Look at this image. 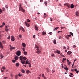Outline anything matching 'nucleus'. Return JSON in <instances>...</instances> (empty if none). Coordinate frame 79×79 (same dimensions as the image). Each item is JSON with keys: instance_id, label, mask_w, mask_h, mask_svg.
<instances>
[{"instance_id": "f257e3e1", "label": "nucleus", "mask_w": 79, "mask_h": 79, "mask_svg": "<svg viewBox=\"0 0 79 79\" xmlns=\"http://www.w3.org/2000/svg\"><path fill=\"white\" fill-rule=\"evenodd\" d=\"M19 59L21 60V63L23 64H25V61L26 60H27V58L25 57H23V56H20L19 57Z\"/></svg>"}, {"instance_id": "f03ea898", "label": "nucleus", "mask_w": 79, "mask_h": 79, "mask_svg": "<svg viewBox=\"0 0 79 79\" xmlns=\"http://www.w3.org/2000/svg\"><path fill=\"white\" fill-rule=\"evenodd\" d=\"M19 10L20 11H22L23 12V13H24L25 11V10H24V9L22 7L21 4L19 5Z\"/></svg>"}, {"instance_id": "7ed1b4c3", "label": "nucleus", "mask_w": 79, "mask_h": 79, "mask_svg": "<svg viewBox=\"0 0 79 79\" xmlns=\"http://www.w3.org/2000/svg\"><path fill=\"white\" fill-rule=\"evenodd\" d=\"M35 48L36 50H37V51L36 52V53H37L38 54H39V53H40L41 52V51L39 50V47H38L36 45Z\"/></svg>"}, {"instance_id": "20e7f679", "label": "nucleus", "mask_w": 79, "mask_h": 79, "mask_svg": "<svg viewBox=\"0 0 79 79\" xmlns=\"http://www.w3.org/2000/svg\"><path fill=\"white\" fill-rule=\"evenodd\" d=\"M27 22H30V20L29 19H28L27 20V21H25V24L26 26H27V27H29V24H28Z\"/></svg>"}, {"instance_id": "39448f33", "label": "nucleus", "mask_w": 79, "mask_h": 79, "mask_svg": "<svg viewBox=\"0 0 79 79\" xmlns=\"http://www.w3.org/2000/svg\"><path fill=\"white\" fill-rule=\"evenodd\" d=\"M16 55L18 56L21 55V51H17L16 52Z\"/></svg>"}, {"instance_id": "423d86ee", "label": "nucleus", "mask_w": 79, "mask_h": 79, "mask_svg": "<svg viewBox=\"0 0 79 79\" xmlns=\"http://www.w3.org/2000/svg\"><path fill=\"white\" fill-rule=\"evenodd\" d=\"M19 31H21V30H22L23 32H25V30H24V28H23L22 27H21L19 29Z\"/></svg>"}, {"instance_id": "0eeeda50", "label": "nucleus", "mask_w": 79, "mask_h": 79, "mask_svg": "<svg viewBox=\"0 0 79 79\" xmlns=\"http://www.w3.org/2000/svg\"><path fill=\"white\" fill-rule=\"evenodd\" d=\"M64 6H67L68 8H70V4L68 3H65L64 5Z\"/></svg>"}, {"instance_id": "6e6552de", "label": "nucleus", "mask_w": 79, "mask_h": 79, "mask_svg": "<svg viewBox=\"0 0 79 79\" xmlns=\"http://www.w3.org/2000/svg\"><path fill=\"white\" fill-rule=\"evenodd\" d=\"M9 46L10 47V50H11H11H12V49L13 50V49H15V47H12L11 45H10Z\"/></svg>"}, {"instance_id": "1a4fd4ad", "label": "nucleus", "mask_w": 79, "mask_h": 79, "mask_svg": "<svg viewBox=\"0 0 79 79\" xmlns=\"http://www.w3.org/2000/svg\"><path fill=\"white\" fill-rule=\"evenodd\" d=\"M11 40L13 42L15 41V38L13 36H11Z\"/></svg>"}, {"instance_id": "9d476101", "label": "nucleus", "mask_w": 79, "mask_h": 79, "mask_svg": "<svg viewBox=\"0 0 79 79\" xmlns=\"http://www.w3.org/2000/svg\"><path fill=\"white\" fill-rule=\"evenodd\" d=\"M35 30H36V31H39V27H38L36 25H35Z\"/></svg>"}, {"instance_id": "9b49d317", "label": "nucleus", "mask_w": 79, "mask_h": 79, "mask_svg": "<svg viewBox=\"0 0 79 79\" xmlns=\"http://www.w3.org/2000/svg\"><path fill=\"white\" fill-rule=\"evenodd\" d=\"M72 53V52H71L70 51H69L67 53V54L68 55H70V54H71Z\"/></svg>"}, {"instance_id": "f8f14e48", "label": "nucleus", "mask_w": 79, "mask_h": 79, "mask_svg": "<svg viewBox=\"0 0 79 79\" xmlns=\"http://www.w3.org/2000/svg\"><path fill=\"white\" fill-rule=\"evenodd\" d=\"M0 47L1 48H3V46L2 45V42H0Z\"/></svg>"}, {"instance_id": "ddd939ff", "label": "nucleus", "mask_w": 79, "mask_h": 79, "mask_svg": "<svg viewBox=\"0 0 79 79\" xmlns=\"http://www.w3.org/2000/svg\"><path fill=\"white\" fill-rule=\"evenodd\" d=\"M29 64V59H27V60L26 61L25 64Z\"/></svg>"}, {"instance_id": "4468645a", "label": "nucleus", "mask_w": 79, "mask_h": 79, "mask_svg": "<svg viewBox=\"0 0 79 79\" xmlns=\"http://www.w3.org/2000/svg\"><path fill=\"white\" fill-rule=\"evenodd\" d=\"M74 6L73 4H72L70 5V7L71 8H73Z\"/></svg>"}, {"instance_id": "2eb2a0df", "label": "nucleus", "mask_w": 79, "mask_h": 79, "mask_svg": "<svg viewBox=\"0 0 79 79\" xmlns=\"http://www.w3.org/2000/svg\"><path fill=\"white\" fill-rule=\"evenodd\" d=\"M56 52L57 53H58V54H60V51H58V50H56Z\"/></svg>"}, {"instance_id": "dca6fc26", "label": "nucleus", "mask_w": 79, "mask_h": 79, "mask_svg": "<svg viewBox=\"0 0 79 79\" xmlns=\"http://www.w3.org/2000/svg\"><path fill=\"white\" fill-rule=\"evenodd\" d=\"M0 56L1 57V59H2V58H3V57H4L3 56V55L2 54H0Z\"/></svg>"}, {"instance_id": "f3484780", "label": "nucleus", "mask_w": 79, "mask_h": 79, "mask_svg": "<svg viewBox=\"0 0 79 79\" xmlns=\"http://www.w3.org/2000/svg\"><path fill=\"white\" fill-rule=\"evenodd\" d=\"M14 58L15 60H18V57L15 56Z\"/></svg>"}, {"instance_id": "a211bd4d", "label": "nucleus", "mask_w": 79, "mask_h": 79, "mask_svg": "<svg viewBox=\"0 0 79 79\" xmlns=\"http://www.w3.org/2000/svg\"><path fill=\"white\" fill-rule=\"evenodd\" d=\"M42 34L43 35H45V34H46V32H45V31H43L42 32Z\"/></svg>"}, {"instance_id": "6ab92c4d", "label": "nucleus", "mask_w": 79, "mask_h": 79, "mask_svg": "<svg viewBox=\"0 0 79 79\" xmlns=\"http://www.w3.org/2000/svg\"><path fill=\"white\" fill-rule=\"evenodd\" d=\"M51 55L52 57H55V55H54V54L53 53H52L51 54Z\"/></svg>"}, {"instance_id": "aec40b11", "label": "nucleus", "mask_w": 79, "mask_h": 79, "mask_svg": "<svg viewBox=\"0 0 79 79\" xmlns=\"http://www.w3.org/2000/svg\"><path fill=\"white\" fill-rule=\"evenodd\" d=\"M59 28V27H57L56 28H55V29H54V31H55V30H57V29H58Z\"/></svg>"}, {"instance_id": "412c9836", "label": "nucleus", "mask_w": 79, "mask_h": 79, "mask_svg": "<svg viewBox=\"0 0 79 79\" xmlns=\"http://www.w3.org/2000/svg\"><path fill=\"white\" fill-rule=\"evenodd\" d=\"M22 46L23 47H26V44L24 43H23Z\"/></svg>"}, {"instance_id": "4be33fe9", "label": "nucleus", "mask_w": 79, "mask_h": 79, "mask_svg": "<svg viewBox=\"0 0 79 79\" xmlns=\"http://www.w3.org/2000/svg\"><path fill=\"white\" fill-rule=\"evenodd\" d=\"M26 73H27V74H29V73H30V71L29 70H27L26 71Z\"/></svg>"}, {"instance_id": "5701e85b", "label": "nucleus", "mask_w": 79, "mask_h": 79, "mask_svg": "<svg viewBox=\"0 0 79 79\" xmlns=\"http://www.w3.org/2000/svg\"><path fill=\"white\" fill-rule=\"evenodd\" d=\"M53 42L54 44H56V40H54L53 41Z\"/></svg>"}, {"instance_id": "b1692460", "label": "nucleus", "mask_w": 79, "mask_h": 79, "mask_svg": "<svg viewBox=\"0 0 79 79\" xmlns=\"http://www.w3.org/2000/svg\"><path fill=\"white\" fill-rule=\"evenodd\" d=\"M42 77H44V79H46V78H45V76L44 75V74H42Z\"/></svg>"}, {"instance_id": "393cba45", "label": "nucleus", "mask_w": 79, "mask_h": 79, "mask_svg": "<svg viewBox=\"0 0 79 79\" xmlns=\"http://www.w3.org/2000/svg\"><path fill=\"white\" fill-rule=\"evenodd\" d=\"M21 71L23 73H25V71H24V69H22Z\"/></svg>"}, {"instance_id": "a878e982", "label": "nucleus", "mask_w": 79, "mask_h": 79, "mask_svg": "<svg viewBox=\"0 0 79 79\" xmlns=\"http://www.w3.org/2000/svg\"><path fill=\"white\" fill-rule=\"evenodd\" d=\"M68 65H69V66H70V64H71V62H68Z\"/></svg>"}, {"instance_id": "bb28decb", "label": "nucleus", "mask_w": 79, "mask_h": 79, "mask_svg": "<svg viewBox=\"0 0 79 79\" xmlns=\"http://www.w3.org/2000/svg\"><path fill=\"white\" fill-rule=\"evenodd\" d=\"M64 69H65V70H66V71H68V68L67 67H64Z\"/></svg>"}, {"instance_id": "cd10ccee", "label": "nucleus", "mask_w": 79, "mask_h": 79, "mask_svg": "<svg viewBox=\"0 0 79 79\" xmlns=\"http://www.w3.org/2000/svg\"><path fill=\"white\" fill-rule=\"evenodd\" d=\"M5 31L6 32H8V28H5Z\"/></svg>"}, {"instance_id": "c85d7f7f", "label": "nucleus", "mask_w": 79, "mask_h": 79, "mask_svg": "<svg viewBox=\"0 0 79 79\" xmlns=\"http://www.w3.org/2000/svg\"><path fill=\"white\" fill-rule=\"evenodd\" d=\"M49 69V68H48L47 69H47V72H49V71H50V69Z\"/></svg>"}, {"instance_id": "c756f323", "label": "nucleus", "mask_w": 79, "mask_h": 79, "mask_svg": "<svg viewBox=\"0 0 79 79\" xmlns=\"http://www.w3.org/2000/svg\"><path fill=\"white\" fill-rule=\"evenodd\" d=\"M70 34H71V35H72V36H73V35H73V33H72L71 32H70Z\"/></svg>"}, {"instance_id": "7c9ffc66", "label": "nucleus", "mask_w": 79, "mask_h": 79, "mask_svg": "<svg viewBox=\"0 0 79 79\" xmlns=\"http://www.w3.org/2000/svg\"><path fill=\"white\" fill-rule=\"evenodd\" d=\"M24 54L26 55H27V52H24Z\"/></svg>"}, {"instance_id": "2f4dec72", "label": "nucleus", "mask_w": 79, "mask_h": 79, "mask_svg": "<svg viewBox=\"0 0 79 79\" xmlns=\"http://www.w3.org/2000/svg\"><path fill=\"white\" fill-rule=\"evenodd\" d=\"M18 76L19 77L22 76V74H21L20 73H19Z\"/></svg>"}, {"instance_id": "473e14b6", "label": "nucleus", "mask_w": 79, "mask_h": 79, "mask_svg": "<svg viewBox=\"0 0 79 79\" xmlns=\"http://www.w3.org/2000/svg\"><path fill=\"white\" fill-rule=\"evenodd\" d=\"M65 38H66V39H69V37L68 36H65Z\"/></svg>"}, {"instance_id": "72a5a7b5", "label": "nucleus", "mask_w": 79, "mask_h": 79, "mask_svg": "<svg viewBox=\"0 0 79 79\" xmlns=\"http://www.w3.org/2000/svg\"><path fill=\"white\" fill-rule=\"evenodd\" d=\"M5 7L6 8V9H8V6H7V5H6L5 6Z\"/></svg>"}, {"instance_id": "f704fd0d", "label": "nucleus", "mask_w": 79, "mask_h": 79, "mask_svg": "<svg viewBox=\"0 0 79 79\" xmlns=\"http://www.w3.org/2000/svg\"><path fill=\"white\" fill-rule=\"evenodd\" d=\"M12 61L13 63H15L16 62V60H13Z\"/></svg>"}, {"instance_id": "c9c22d12", "label": "nucleus", "mask_w": 79, "mask_h": 79, "mask_svg": "<svg viewBox=\"0 0 79 79\" xmlns=\"http://www.w3.org/2000/svg\"><path fill=\"white\" fill-rule=\"evenodd\" d=\"M28 64L29 67H31V64L30 63H28Z\"/></svg>"}, {"instance_id": "e433bc0d", "label": "nucleus", "mask_w": 79, "mask_h": 79, "mask_svg": "<svg viewBox=\"0 0 79 79\" xmlns=\"http://www.w3.org/2000/svg\"><path fill=\"white\" fill-rule=\"evenodd\" d=\"M16 66H19V64L18 63L16 64Z\"/></svg>"}, {"instance_id": "4c0bfd02", "label": "nucleus", "mask_w": 79, "mask_h": 79, "mask_svg": "<svg viewBox=\"0 0 79 79\" xmlns=\"http://www.w3.org/2000/svg\"><path fill=\"white\" fill-rule=\"evenodd\" d=\"M10 36L9 35L8 36V37H7V39H8L9 40H10Z\"/></svg>"}, {"instance_id": "58836bf2", "label": "nucleus", "mask_w": 79, "mask_h": 79, "mask_svg": "<svg viewBox=\"0 0 79 79\" xmlns=\"http://www.w3.org/2000/svg\"><path fill=\"white\" fill-rule=\"evenodd\" d=\"M5 29H8V27L6 25L5 26Z\"/></svg>"}, {"instance_id": "ea45409f", "label": "nucleus", "mask_w": 79, "mask_h": 79, "mask_svg": "<svg viewBox=\"0 0 79 79\" xmlns=\"http://www.w3.org/2000/svg\"><path fill=\"white\" fill-rule=\"evenodd\" d=\"M23 50L24 52H25V48H23Z\"/></svg>"}, {"instance_id": "a19ab883", "label": "nucleus", "mask_w": 79, "mask_h": 79, "mask_svg": "<svg viewBox=\"0 0 79 79\" xmlns=\"http://www.w3.org/2000/svg\"><path fill=\"white\" fill-rule=\"evenodd\" d=\"M45 4L46 6H47V2H45Z\"/></svg>"}, {"instance_id": "79ce46f5", "label": "nucleus", "mask_w": 79, "mask_h": 79, "mask_svg": "<svg viewBox=\"0 0 79 79\" xmlns=\"http://www.w3.org/2000/svg\"><path fill=\"white\" fill-rule=\"evenodd\" d=\"M66 59H64V58H63V61H66Z\"/></svg>"}, {"instance_id": "37998d69", "label": "nucleus", "mask_w": 79, "mask_h": 79, "mask_svg": "<svg viewBox=\"0 0 79 79\" xmlns=\"http://www.w3.org/2000/svg\"><path fill=\"white\" fill-rule=\"evenodd\" d=\"M5 23L3 22L2 25H3V26H5Z\"/></svg>"}, {"instance_id": "c03bdc74", "label": "nucleus", "mask_w": 79, "mask_h": 79, "mask_svg": "<svg viewBox=\"0 0 79 79\" xmlns=\"http://www.w3.org/2000/svg\"><path fill=\"white\" fill-rule=\"evenodd\" d=\"M2 68L4 70H5V67H2Z\"/></svg>"}, {"instance_id": "a18cd8bd", "label": "nucleus", "mask_w": 79, "mask_h": 79, "mask_svg": "<svg viewBox=\"0 0 79 79\" xmlns=\"http://www.w3.org/2000/svg\"><path fill=\"white\" fill-rule=\"evenodd\" d=\"M48 34H50V35H52V32H51L49 33Z\"/></svg>"}, {"instance_id": "49530a36", "label": "nucleus", "mask_w": 79, "mask_h": 79, "mask_svg": "<svg viewBox=\"0 0 79 79\" xmlns=\"http://www.w3.org/2000/svg\"><path fill=\"white\" fill-rule=\"evenodd\" d=\"M63 48H64V49H66V47L65 46L63 47Z\"/></svg>"}, {"instance_id": "de8ad7c7", "label": "nucleus", "mask_w": 79, "mask_h": 79, "mask_svg": "<svg viewBox=\"0 0 79 79\" xmlns=\"http://www.w3.org/2000/svg\"><path fill=\"white\" fill-rule=\"evenodd\" d=\"M62 32V31H58L57 32V33H58V34H59V33H60V32Z\"/></svg>"}, {"instance_id": "09e8293b", "label": "nucleus", "mask_w": 79, "mask_h": 79, "mask_svg": "<svg viewBox=\"0 0 79 79\" xmlns=\"http://www.w3.org/2000/svg\"><path fill=\"white\" fill-rule=\"evenodd\" d=\"M3 27V26L2 25L1 26H0V27L1 28H2V27Z\"/></svg>"}, {"instance_id": "8fccbe9b", "label": "nucleus", "mask_w": 79, "mask_h": 79, "mask_svg": "<svg viewBox=\"0 0 79 79\" xmlns=\"http://www.w3.org/2000/svg\"><path fill=\"white\" fill-rule=\"evenodd\" d=\"M19 37H20V38H21V37H22V35H19Z\"/></svg>"}, {"instance_id": "3c124183", "label": "nucleus", "mask_w": 79, "mask_h": 79, "mask_svg": "<svg viewBox=\"0 0 79 79\" xmlns=\"http://www.w3.org/2000/svg\"><path fill=\"white\" fill-rule=\"evenodd\" d=\"M2 9H3V11H5V9L4 8H2Z\"/></svg>"}, {"instance_id": "603ef678", "label": "nucleus", "mask_w": 79, "mask_h": 79, "mask_svg": "<svg viewBox=\"0 0 79 79\" xmlns=\"http://www.w3.org/2000/svg\"><path fill=\"white\" fill-rule=\"evenodd\" d=\"M2 42L3 43V44H5V42L4 41H2Z\"/></svg>"}, {"instance_id": "864d4df0", "label": "nucleus", "mask_w": 79, "mask_h": 79, "mask_svg": "<svg viewBox=\"0 0 79 79\" xmlns=\"http://www.w3.org/2000/svg\"><path fill=\"white\" fill-rule=\"evenodd\" d=\"M73 48L76 47V45H73Z\"/></svg>"}, {"instance_id": "5fc2aeb1", "label": "nucleus", "mask_w": 79, "mask_h": 79, "mask_svg": "<svg viewBox=\"0 0 79 79\" xmlns=\"http://www.w3.org/2000/svg\"><path fill=\"white\" fill-rule=\"evenodd\" d=\"M33 37L34 39H35V35H33Z\"/></svg>"}, {"instance_id": "6e6d98bb", "label": "nucleus", "mask_w": 79, "mask_h": 79, "mask_svg": "<svg viewBox=\"0 0 79 79\" xmlns=\"http://www.w3.org/2000/svg\"><path fill=\"white\" fill-rule=\"evenodd\" d=\"M0 12L2 13V10L1 9H0Z\"/></svg>"}, {"instance_id": "4d7b16f0", "label": "nucleus", "mask_w": 79, "mask_h": 79, "mask_svg": "<svg viewBox=\"0 0 79 79\" xmlns=\"http://www.w3.org/2000/svg\"><path fill=\"white\" fill-rule=\"evenodd\" d=\"M71 35H68V37H71Z\"/></svg>"}, {"instance_id": "13d9d810", "label": "nucleus", "mask_w": 79, "mask_h": 79, "mask_svg": "<svg viewBox=\"0 0 79 79\" xmlns=\"http://www.w3.org/2000/svg\"><path fill=\"white\" fill-rule=\"evenodd\" d=\"M71 71H72L73 72H74V69H73L71 70Z\"/></svg>"}, {"instance_id": "bf43d9fd", "label": "nucleus", "mask_w": 79, "mask_h": 79, "mask_svg": "<svg viewBox=\"0 0 79 79\" xmlns=\"http://www.w3.org/2000/svg\"><path fill=\"white\" fill-rule=\"evenodd\" d=\"M61 38H62L61 36H60V37H59V38L60 39H61Z\"/></svg>"}, {"instance_id": "052dcab7", "label": "nucleus", "mask_w": 79, "mask_h": 79, "mask_svg": "<svg viewBox=\"0 0 79 79\" xmlns=\"http://www.w3.org/2000/svg\"><path fill=\"white\" fill-rule=\"evenodd\" d=\"M79 71L78 70L76 72V73H79Z\"/></svg>"}, {"instance_id": "680f3d73", "label": "nucleus", "mask_w": 79, "mask_h": 79, "mask_svg": "<svg viewBox=\"0 0 79 79\" xmlns=\"http://www.w3.org/2000/svg\"><path fill=\"white\" fill-rule=\"evenodd\" d=\"M67 61L68 62H69V60L68 59H67Z\"/></svg>"}, {"instance_id": "e2e57ef3", "label": "nucleus", "mask_w": 79, "mask_h": 79, "mask_svg": "<svg viewBox=\"0 0 79 79\" xmlns=\"http://www.w3.org/2000/svg\"><path fill=\"white\" fill-rule=\"evenodd\" d=\"M50 21H53V19H52V18H50Z\"/></svg>"}, {"instance_id": "0e129e2a", "label": "nucleus", "mask_w": 79, "mask_h": 79, "mask_svg": "<svg viewBox=\"0 0 79 79\" xmlns=\"http://www.w3.org/2000/svg\"><path fill=\"white\" fill-rule=\"evenodd\" d=\"M15 78H16V79H17V78H18V76H17V75L15 76Z\"/></svg>"}, {"instance_id": "69168bd1", "label": "nucleus", "mask_w": 79, "mask_h": 79, "mask_svg": "<svg viewBox=\"0 0 79 79\" xmlns=\"http://www.w3.org/2000/svg\"><path fill=\"white\" fill-rule=\"evenodd\" d=\"M53 73H54V72H55V70H52V73H53Z\"/></svg>"}, {"instance_id": "338daca9", "label": "nucleus", "mask_w": 79, "mask_h": 79, "mask_svg": "<svg viewBox=\"0 0 79 79\" xmlns=\"http://www.w3.org/2000/svg\"><path fill=\"white\" fill-rule=\"evenodd\" d=\"M62 57H63L64 58V57H65V56H64V55H62Z\"/></svg>"}, {"instance_id": "774afa93", "label": "nucleus", "mask_w": 79, "mask_h": 79, "mask_svg": "<svg viewBox=\"0 0 79 79\" xmlns=\"http://www.w3.org/2000/svg\"><path fill=\"white\" fill-rule=\"evenodd\" d=\"M7 78H8V77H4V79H6Z\"/></svg>"}]
</instances>
